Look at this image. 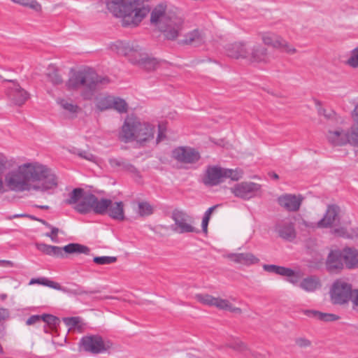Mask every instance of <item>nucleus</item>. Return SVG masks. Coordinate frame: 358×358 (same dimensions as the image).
<instances>
[{"instance_id": "obj_62", "label": "nucleus", "mask_w": 358, "mask_h": 358, "mask_svg": "<svg viewBox=\"0 0 358 358\" xmlns=\"http://www.w3.org/2000/svg\"><path fill=\"white\" fill-rule=\"evenodd\" d=\"M352 118L355 122L358 123V103L355 106L352 112Z\"/></svg>"}, {"instance_id": "obj_14", "label": "nucleus", "mask_w": 358, "mask_h": 358, "mask_svg": "<svg viewBox=\"0 0 358 358\" xmlns=\"http://www.w3.org/2000/svg\"><path fill=\"white\" fill-rule=\"evenodd\" d=\"M327 139L334 146H342L350 143L349 130L340 127L329 129L327 133Z\"/></svg>"}, {"instance_id": "obj_31", "label": "nucleus", "mask_w": 358, "mask_h": 358, "mask_svg": "<svg viewBox=\"0 0 358 358\" xmlns=\"http://www.w3.org/2000/svg\"><path fill=\"white\" fill-rule=\"evenodd\" d=\"M91 197H92V194H85L75 206V210L82 214L87 213L92 210V203L90 202Z\"/></svg>"}, {"instance_id": "obj_39", "label": "nucleus", "mask_w": 358, "mask_h": 358, "mask_svg": "<svg viewBox=\"0 0 358 358\" xmlns=\"http://www.w3.org/2000/svg\"><path fill=\"white\" fill-rule=\"evenodd\" d=\"M84 195V190L83 189L76 188L69 194V198L65 202L67 204L78 203Z\"/></svg>"}, {"instance_id": "obj_23", "label": "nucleus", "mask_w": 358, "mask_h": 358, "mask_svg": "<svg viewBox=\"0 0 358 358\" xmlns=\"http://www.w3.org/2000/svg\"><path fill=\"white\" fill-rule=\"evenodd\" d=\"M182 42L185 45L195 44L199 45L206 43V35L203 30L195 29L184 36Z\"/></svg>"}, {"instance_id": "obj_37", "label": "nucleus", "mask_w": 358, "mask_h": 358, "mask_svg": "<svg viewBox=\"0 0 358 358\" xmlns=\"http://www.w3.org/2000/svg\"><path fill=\"white\" fill-rule=\"evenodd\" d=\"M12 2L22 6L29 8L36 12L41 10V5L36 0H10Z\"/></svg>"}, {"instance_id": "obj_28", "label": "nucleus", "mask_w": 358, "mask_h": 358, "mask_svg": "<svg viewBox=\"0 0 358 358\" xmlns=\"http://www.w3.org/2000/svg\"><path fill=\"white\" fill-rule=\"evenodd\" d=\"M160 66V61L148 53L144 57L137 66L147 71H154Z\"/></svg>"}, {"instance_id": "obj_29", "label": "nucleus", "mask_w": 358, "mask_h": 358, "mask_svg": "<svg viewBox=\"0 0 358 358\" xmlns=\"http://www.w3.org/2000/svg\"><path fill=\"white\" fill-rule=\"evenodd\" d=\"M108 215L114 220L122 221L124 220V204L122 201L111 203L108 208Z\"/></svg>"}, {"instance_id": "obj_63", "label": "nucleus", "mask_w": 358, "mask_h": 358, "mask_svg": "<svg viewBox=\"0 0 358 358\" xmlns=\"http://www.w3.org/2000/svg\"><path fill=\"white\" fill-rule=\"evenodd\" d=\"M8 315V312L5 308H0V321L4 320Z\"/></svg>"}, {"instance_id": "obj_22", "label": "nucleus", "mask_w": 358, "mask_h": 358, "mask_svg": "<svg viewBox=\"0 0 358 358\" xmlns=\"http://www.w3.org/2000/svg\"><path fill=\"white\" fill-rule=\"evenodd\" d=\"M276 231L283 239L292 241L296 237L294 224L289 220H281L276 225Z\"/></svg>"}, {"instance_id": "obj_34", "label": "nucleus", "mask_w": 358, "mask_h": 358, "mask_svg": "<svg viewBox=\"0 0 358 358\" xmlns=\"http://www.w3.org/2000/svg\"><path fill=\"white\" fill-rule=\"evenodd\" d=\"M264 271L269 273H274L280 275H289L291 273V268L284 266H276L273 264H264L263 266Z\"/></svg>"}, {"instance_id": "obj_44", "label": "nucleus", "mask_w": 358, "mask_h": 358, "mask_svg": "<svg viewBox=\"0 0 358 358\" xmlns=\"http://www.w3.org/2000/svg\"><path fill=\"white\" fill-rule=\"evenodd\" d=\"M228 346L240 352L249 351L248 346L238 339L234 340V341L229 343Z\"/></svg>"}, {"instance_id": "obj_49", "label": "nucleus", "mask_w": 358, "mask_h": 358, "mask_svg": "<svg viewBox=\"0 0 358 358\" xmlns=\"http://www.w3.org/2000/svg\"><path fill=\"white\" fill-rule=\"evenodd\" d=\"M339 319V316L331 314V313H325L320 312L319 320L324 321V322H331V321H336Z\"/></svg>"}, {"instance_id": "obj_38", "label": "nucleus", "mask_w": 358, "mask_h": 358, "mask_svg": "<svg viewBox=\"0 0 358 358\" xmlns=\"http://www.w3.org/2000/svg\"><path fill=\"white\" fill-rule=\"evenodd\" d=\"M345 64L353 69L358 68V46L349 52Z\"/></svg>"}, {"instance_id": "obj_18", "label": "nucleus", "mask_w": 358, "mask_h": 358, "mask_svg": "<svg viewBox=\"0 0 358 358\" xmlns=\"http://www.w3.org/2000/svg\"><path fill=\"white\" fill-rule=\"evenodd\" d=\"M7 96L17 106L23 105L29 99V94L16 82L12 83V86L7 89Z\"/></svg>"}, {"instance_id": "obj_20", "label": "nucleus", "mask_w": 358, "mask_h": 358, "mask_svg": "<svg viewBox=\"0 0 358 358\" xmlns=\"http://www.w3.org/2000/svg\"><path fill=\"white\" fill-rule=\"evenodd\" d=\"M135 141L142 144L153 139L155 127L148 122L139 121Z\"/></svg>"}, {"instance_id": "obj_6", "label": "nucleus", "mask_w": 358, "mask_h": 358, "mask_svg": "<svg viewBox=\"0 0 358 358\" xmlns=\"http://www.w3.org/2000/svg\"><path fill=\"white\" fill-rule=\"evenodd\" d=\"M80 345L85 352L92 354L104 353L110 350L113 343L98 334L87 335L80 340Z\"/></svg>"}, {"instance_id": "obj_13", "label": "nucleus", "mask_w": 358, "mask_h": 358, "mask_svg": "<svg viewBox=\"0 0 358 358\" xmlns=\"http://www.w3.org/2000/svg\"><path fill=\"white\" fill-rule=\"evenodd\" d=\"M171 217L177 227L175 231L180 234L199 232V230L190 224V217L185 213L175 210L172 213Z\"/></svg>"}, {"instance_id": "obj_56", "label": "nucleus", "mask_w": 358, "mask_h": 358, "mask_svg": "<svg viewBox=\"0 0 358 358\" xmlns=\"http://www.w3.org/2000/svg\"><path fill=\"white\" fill-rule=\"evenodd\" d=\"M42 322V315H31L29 317L27 320L26 321V324L27 325H32L37 323H41Z\"/></svg>"}, {"instance_id": "obj_24", "label": "nucleus", "mask_w": 358, "mask_h": 358, "mask_svg": "<svg viewBox=\"0 0 358 358\" xmlns=\"http://www.w3.org/2000/svg\"><path fill=\"white\" fill-rule=\"evenodd\" d=\"M248 59L252 62L264 61L267 57V50L265 46H247Z\"/></svg>"}, {"instance_id": "obj_48", "label": "nucleus", "mask_w": 358, "mask_h": 358, "mask_svg": "<svg viewBox=\"0 0 358 358\" xmlns=\"http://www.w3.org/2000/svg\"><path fill=\"white\" fill-rule=\"evenodd\" d=\"M63 320L69 329L76 327L80 323V318L78 317H65Z\"/></svg>"}, {"instance_id": "obj_8", "label": "nucleus", "mask_w": 358, "mask_h": 358, "mask_svg": "<svg viewBox=\"0 0 358 358\" xmlns=\"http://www.w3.org/2000/svg\"><path fill=\"white\" fill-rule=\"evenodd\" d=\"M196 299L203 304L215 306L220 310H228L236 314H241L240 308L234 307L228 300L219 297H214L209 294H196Z\"/></svg>"}, {"instance_id": "obj_15", "label": "nucleus", "mask_w": 358, "mask_h": 358, "mask_svg": "<svg viewBox=\"0 0 358 358\" xmlns=\"http://www.w3.org/2000/svg\"><path fill=\"white\" fill-rule=\"evenodd\" d=\"M202 181L204 185L210 187L223 182V168L218 166H208L204 173Z\"/></svg>"}, {"instance_id": "obj_9", "label": "nucleus", "mask_w": 358, "mask_h": 358, "mask_svg": "<svg viewBox=\"0 0 358 358\" xmlns=\"http://www.w3.org/2000/svg\"><path fill=\"white\" fill-rule=\"evenodd\" d=\"M140 120L134 115L127 116L121 127L119 138L124 143L135 141Z\"/></svg>"}, {"instance_id": "obj_35", "label": "nucleus", "mask_w": 358, "mask_h": 358, "mask_svg": "<svg viewBox=\"0 0 358 358\" xmlns=\"http://www.w3.org/2000/svg\"><path fill=\"white\" fill-rule=\"evenodd\" d=\"M154 213V207L148 201H140L138 203L137 213L141 217L151 215Z\"/></svg>"}, {"instance_id": "obj_64", "label": "nucleus", "mask_w": 358, "mask_h": 358, "mask_svg": "<svg viewBox=\"0 0 358 358\" xmlns=\"http://www.w3.org/2000/svg\"><path fill=\"white\" fill-rule=\"evenodd\" d=\"M351 297H352L354 306L358 307V290H355L354 294H352Z\"/></svg>"}, {"instance_id": "obj_16", "label": "nucleus", "mask_w": 358, "mask_h": 358, "mask_svg": "<svg viewBox=\"0 0 358 358\" xmlns=\"http://www.w3.org/2000/svg\"><path fill=\"white\" fill-rule=\"evenodd\" d=\"M259 189V185L252 182H243L236 184L231 188V192L237 197L248 199L252 197L255 193Z\"/></svg>"}, {"instance_id": "obj_2", "label": "nucleus", "mask_w": 358, "mask_h": 358, "mask_svg": "<svg viewBox=\"0 0 358 358\" xmlns=\"http://www.w3.org/2000/svg\"><path fill=\"white\" fill-rule=\"evenodd\" d=\"M108 10L121 18L124 26L138 25L150 13V6L140 0H104Z\"/></svg>"}, {"instance_id": "obj_26", "label": "nucleus", "mask_w": 358, "mask_h": 358, "mask_svg": "<svg viewBox=\"0 0 358 358\" xmlns=\"http://www.w3.org/2000/svg\"><path fill=\"white\" fill-rule=\"evenodd\" d=\"M92 203V210L100 215L106 214L108 208L111 206L112 201L108 199H99L96 196L92 194L90 202Z\"/></svg>"}, {"instance_id": "obj_4", "label": "nucleus", "mask_w": 358, "mask_h": 358, "mask_svg": "<svg viewBox=\"0 0 358 358\" xmlns=\"http://www.w3.org/2000/svg\"><path fill=\"white\" fill-rule=\"evenodd\" d=\"M151 23L171 41L178 38L182 29V20L167 9L166 5L160 3L151 13Z\"/></svg>"}, {"instance_id": "obj_51", "label": "nucleus", "mask_w": 358, "mask_h": 358, "mask_svg": "<svg viewBox=\"0 0 358 358\" xmlns=\"http://www.w3.org/2000/svg\"><path fill=\"white\" fill-rule=\"evenodd\" d=\"M291 273L289 275H285L287 277V281L293 285H297L299 282L301 275L299 272H295L291 269Z\"/></svg>"}, {"instance_id": "obj_17", "label": "nucleus", "mask_w": 358, "mask_h": 358, "mask_svg": "<svg viewBox=\"0 0 358 358\" xmlns=\"http://www.w3.org/2000/svg\"><path fill=\"white\" fill-rule=\"evenodd\" d=\"M339 213L340 208L338 206L329 205L323 218L317 223V227L327 228L337 224L340 220Z\"/></svg>"}, {"instance_id": "obj_58", "label": "nucleus", "mask_w": 358, "mask_h": 358, "mask_svg": "<svg viewBox=\"0 0 358 358\" xmlns=\"http://www.w3.org/2000/svg\"><path fill=\"white\" fill-rule=\"evenodd\" d=\"M110 165L113 168H122V164L124 163V160L116 159V158H110L108 160Z\"/></svg>"}, {"instance_id": "obj_36", "label": "nucleus", "mask_w": 358, "mask_h": 358, "mask_svg": "<svg viewBox=\"0 0 358 358\" xmlns=\"http://www.w3.org/2000/svg\"><path fill=\"white\" fill-rule=\"evenodd\" d=\"M243 172L240 169H224L223 168L224 180L227 178H230L231 180L237 181L243 176Z\"/></svg>"}, {"instance_id": "obj_52", "label": "nucleus", "mask_w": 358, "mask_h": 358, "mask_svg": "<svg viewBox=\"0 0 358 358\" xmlns=\"http://www.w3.org/2000/svg\"><path fill=\"white\" fill-rule=\"evenodd\" d=\"M78 155L80 157L83 158V159H85L86 160H88L90 162H96V157L94 155H92V153L88 152V151H86V150L79 151L78 152Z\"/></svg>"}, {"instance_id": "obj_50", "label": "nucleus", "mask_w": 358, "mask_h": 358, "mask_svg": "<svg viewBox=\"0 0 358 358\" xmlns=\"http://www.w3.org/2000/svg\"><path fill=\"white\" fill-rule=\"evenodd\" d=\"M59 103L64 109H65L71 113L76 112V110L78 108L77 106L73 105L71 103H69L67 101L64 100V99L59 101Z\"/></svg>"}, {"instance_id": "obj_41", "label": "nucleus", "mask_w": 358, "mask_h": 358, "mask_svg": "<svg viewBox=\"0 0 358 358\" xmlns=\"http://www.w3.org/2000/svg\"><path fill=\"white\" fill-rule=\"evenodd\" d=\"M112 102V108L116 110L120 113L127 112L128 105L124 99L113 96V101Z\"/></svg>"}, {"instance_id": "obj_30", "label": "nucleus", "mask_w": 358, "mask_h": 358, "mask_svg": "<svg viewBox=\"0 0 358 358\" xmlns=\"http://www.w3.org/2000/svg\"><path fill=\"white\" fill-rule=\"evenodd\" d=\"M224 51L228 57L239 59L248 57L247 46H224Z\"/></svg>"}, {"instance_id": "obj_1", "label": "nucleus", "mask_w": 358, "mask_h": 358, "mask_svg": "<svg viewBox=\"0 0 358 358\" xmlns=\"http://www.w3.org/2000/svg\"><path fill=\"white\" fill-rule=\"evenodd\" d=\"M9 189L22 192L36 190L46 192L57 187V178L47 166L38 162L25 163L10 171L5 176Z\"/></svg>"}, {"instance_id": "obj_11", "label": "nucleus", "mask_w": 358, "mask_h": 358, "mask_svg": "<svg viewBox=\"0 0 358 358\" xmlns=\"http://www.w3.org/2000/svg\"><path fill=\"white\" fill-rule=\"evenodd\" d=\"M172 157L182 164H192L201 158L200 153L190 147H178L172 151Z\"/></svg>"}, {"instance_id": "obj_5", "label": "nucleus", "mask_w": 358, "mask_h": 358, "mask_svg": "<svg viewBox=\"0 0 358 358\" xmlns=\"http://www.w3.org/2000/svg\"><path fill=\"white\" fill-rule=\"evenodd\" d=\"M36 248L43 253L55 257H62L64 255L63 251L69 254L83 253L86 255H89L90 252V249L88 247L79 243H69L64 248L45 243H36Z\"/></svg>"}, {"instance_id": "obj_46", "label": "nucleus", "mask_w": 358, "mask_h": 358, "mask_svg": "<svg viewBox=\"0 0 358 358\" xmlns=\"http://www.w3.org/2000/svg\"><path fill=\"white\" fill-rule=\"evenodd\" d=\"M295 345L299 348H308L312 346V341L305 336H299L294 339Z\"/></svg>"}, {"instance_id": "obj_45", "label": "nucleus", "mask_w": 358, "mask_h": 358, "mask_svg": "<svg viewBox=\"0 0 358 358\" xmlns=\"http://www.w3.org/2000/svg\"><path fill=\"white\" fill-rule=\"evenodd\" d=\"M93 262L99 265L110 264L117 262V257L108 256L95 257L93 259Z\"/></svg>"}, {"instance_id": "obj_33", "label": "nucleus", "mask_w": 358, "mask_h": 358, "mask_svg": "<svg viewBox=\"0 0 358 358\" xmlns=\"http://www.w3.org/2000/svg\"><path fill=\"white\" fill-rule=\"evenodd\" d=\"M262 41L264 45H282V38L272 32H266L262 34Z\"/></svg>"}, {"instance_id": "obj_60", "label": "nucleus", "mask_w": 358, "mask_h": 358, "mask_svg": "<svg viewBox=\"0 0 358 358\" xmlns=\"http://www.w3.org/2000/svg\"><path fill=\"white\" fill-rule=\"evenodd\" d=\"M45 280L46 278H32L30 282H29V284L30 285H33V284H40V285H45Z\"/></svg>"}, {"instance_id": "obj_27", "label": "nucleus", "mask_w": 358, "mask_h": 358, "mask_svg": "<svg viewBox=\"0 0 358 358\" xmlns=\"http://www.w3.org/2000/svg\"><path fill=\"white\" fill-rule=\"evenodd\" d=\"M321 286L320 279L315 275L305 278L299 282V287L307 292H315L320 289Z\"/></svg>"}, {"instance_id": "obj_21", "label": "nucleus", "mask_w": 358, "mask_h": 358, "mask_svg": "<svg viewBox=\"0 0 358 358\" xmlns=\"http://www.w3.org/2000/svg\"><path fill=\"white\" fill-rule=\"evenodd\" d=\"M226 257L228 259L234 263L245 266H250L257 264L259 262V259L251 252L229 253L227 254Z\"/></svg>"}, {"instance_id": "obj_19", "label": "nucleus", "mask_w": 358, "mask_h": 358, "mask_svg": "<svg viewBox=\"0 0 358 358\" xmlns=\"http://www.w3.org/2000/svg\"><path fill=\"white\" fill-rule=\"evenodd\" d=\"M344 259L343 251L331 250L326 261L327 269L331 273H338L343 268Z\"/></svg>"}, {"instance_id": "obj_61", "label": "nucleus", "mask_w": 358, "mask_h": 358, "mask_svg": "<svg viewBox=\"0 0 358 358\" xmlns=\"http://www.w3.org/2000/svg\"><path fill=\"white\" fill-rule=\"evenodd\" d=\"M166 136L164 133V131L162 129V127L160 125H159V133L157 138V143H159L162 141H163L165 138Z\"/></svg>"}, {"instance_id": "obj_55", "label": "nucleus", "mask_w": 358, "mask_h": 358, "mask_svg": "<svg viewBox=\"0 0 358 358\" xmlns=\"http://www.w3.org/2000/svg\"><path fill=\"white\" fill-rule=\"evenodd\" d=\"M45 286H48L49 287L53 288V289H57V290H60V291H63V292H66V289L62 287L60 285V284H59L58 282L50 280H48L47 278L45 280Z\"/></svg>"}, {"instance_id": "obj_25", "label": "nucleus", "mask_w": 358, "mask_h": 358, "mask_svg": "<svg viewBox=\"0 0 358 358\" xmlns=\"http://www.w3.org/2000/svg\"><path fill=\"white\" fill-rule=\"evenodd\" d=\"M342 251L346 267L358 268V250L352 248H345Z\"/></svg>"}, {"instance_id": "obj_3", "label": "nucleus", "mask_w": 358, "mask_h": 358, "mask_svg": "<svg viewBox=\"0 0 358 358\" xmlns=\"http://www.w3.org/2000/svg\"><path fill=\"white\" fill-rule=\"evenodd\" d=\"M110 79L106 76H99L92 69L72 71L66 86L69 90L82 88V96L85 99H92L94 92L109 84Z\"/></svg>"}, {"instance_id": "obj_53", "label": "nucleus", "mask_w": 358, "mask_h": 358, "mask_svg": "<svg viewBox=\"0 0 358 358\" xmlns=\"http://www.w3.org/2000/svg\"><path fill=\"white\" fill-rule=\"evenodd\" d=\"M279 52H285L288 55H293L296 52V48L293 46H273Z\"/></svg>"}, {"instance_id": "obj_47", "label": "nucleus", "mask_w": 358, "mask_h": 358, "mask_svg": "<svg viewBox=\"0 0 358 358\" xmlns=\"http://www.w3.org/2000/svg\"><path fill=\"white\" fill-rule=\"evenodd\" d=\"M42 322H45L50 327H56L59 324V320L57 317L54 315L44 314L42 315Z\"/></svg>"}, {"instance_id": "obj_12", "label": "nucleus", "mask_w": 358, "mask_h": 358, "mask_svg": "<svg viewBox=\"0 0 358 358\" xmlns=\"http://www.w3.org/2000/svg\"><path fill=\"white\" fill-rule=\"evenodd\" d=\"M303 197L301 194H283L278 197V205L288 212H296L299 210Z\"/></svg>"}, {"instance_id": "obj_54", "label": "nucleus", "mask_w": 358, "mask_h": 358, "mask_svg": "<svg viewBox=\"0 0 358 358\" xmlns=\"http://www.w3.org/2000/svg\"><path fill=\"white\" fill-rule=\"evenodd\" d=\"M50 228L51 229V231L50 233H46L45 236L47 237L50 238L53 242L57 243L58 242L57 234L59 231V229L57 227H52V226H51Z\"/></svg>"}, {"instance_id": "obj_10", "label": "nucleus", "mask_w": 358, "mask_h": 358, "mask_svg": "<svg viewBox=\"0 0 358 358\" xmlns=\"http://www.w3.org/2000/svg\"><path fill=\"white\" fill-rule=\"evenodd\" d=\"M113 51L117 55L124 57L129 62L138 66L147 52H143L139 46H113Z\"/></svg>"}, {"instance_id": "obj_57", "label": "nucleus", "mask_w": 358, "mask_h": 358, "mask_svg": "<svg viewBox=\"0 0 358 358\" xmlns=\"http://www.w3.org/2000/svg\"><path fill=\"white\" fill-rule=\"evenodd\" d=\"M302 313L307 317L319 319L320 311L315 310H303Z\"/></svg>"}, {"instance_id": "obj_7", "label": "nucleus", "mask_w": 358, "mask_h": 358, "mask_svg": "<svg viewBox=\"0 0 358 358\" xmlns=\"http://www.w3.org/2000/svg\"><path fill=\"white\" fill-rule=\"evenodd\" d=\"M330 294L334 304H344L352 296V286L343 280H337L331 287Z\"/></svg>"}, {"instance_id": "obj_43", "label": "nucleus", "mask_w": 358, "mask_h": 358, "mask_svg": "<svg viewBox=\"0 0 358 358\" xmlns=\"http://www.w3.org/2000/svg\"><path fill=\"white\" fill-rule=\"evenodd\" d=\"M318 115L324 116L327 120L338 122V117L337 114L332 110H327L322 107L318 108Z\"/></svg>"}, {"instance_id": "obj_42", "label": "nucleus", "mask_w": 358, "mask_h": 358, "mask_svg": "<svg viewBox=\"0 0 358 358\" xmlns=\"http://www.w3.org/2000/svg\"><path fill=\"white\" fill-rule=\"evenodd\" d=\"M350 144L358 147V123L355 122L349 129Z\"/></svg>"}, {"instance_id": "obj_32", "label": "nucleus", "mask_w": 358, "mask_h": 358, "mask_svg": "<svg viewBox=\"0 0 358 358\" xmlns=\"http://www.w3.org/2000/svg\"><path fill=\"white\" fill-rule=\"evenodd\" d=\"M113 96H103L96 99V107L101 111L112 108Z\"/></svg>"}, {"instance_id": "obj_59", "label": "nucleus", "mask_w": 358, "mask_h": 358, "mask_svg": "<svg viewBox=\"0 0 358 358\" xmlns=\"http://www.w3.org/2000/svg\"><path fill=\"white\" fill-rule=\"evenodd\" d=\"M121 169L122 170L127 171L132 173H137L136 169L132 164H131L125 161L124 162Z\"/></svg>"}, {"instance_id": "obj_40", "label": "nucleus", "mask_w": 358, "mask_h": 358, "mask_svg": "<svg viewBox=\"0 0 358 358\" xmlns=\"http://www.w3.org/2000/svg\"><path fill=\"white\" fill-rule=\"evenodd\" d=\"M48 77L53 85H59L63 81L62 76L59 74L58 70L53 66L48 68Z\"/></svg>"}]
</instances>
